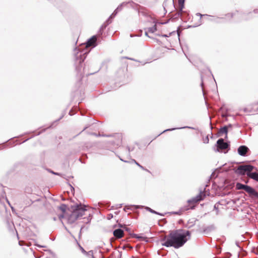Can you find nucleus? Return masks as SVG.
<instances>
[{"label":"nucleus","instance_id":"f257e3e1","mask_svg":"<svg viewBox=\"0 0 258 258\" xmlns=\"http://www.w3.org/2000/svg\"><path fill=\"white\" fill-rule=\"evenodd\" d=\"M97 36L94 35L88 39L84 44H82L79 47H76L74 50L76 71L77 75L80 78L82 77L81 73L82 63L86 58L87 55L90 51V50H88V48L89 47L92 48L95 47L97 45Z\"/></svg>","mask_w":258,"mask_h":258},{"label":"nucleus","instance_id":"f03ea898","mask_svg":"<svg viewBox=\"0 0 258 258\" xmlns=\"http://www.w3.org/2000/svg\"><path fill=\"white\" fill-rule=\"evenodd\" d=\"M190 232H183V230L170 231L168 235H165L160 239L161 244L167 247H173L179 248L184 245L190 237Z\"/></svg>","mask_w":258,"mask_h":258},{"label":"nucleus","instance_id":"7ed1b4c3","mask_svg":"<svg viewBox=\"0 0 258 258\" xmlns=\"http://www.w3.org/2000/svg\"><path fill=\"white\" fill-rule=\"evenodd\" d=\"M71 208L73 211L68 219V222L70 224L74 223L78 218L84 215L87 211L86 206L81 204L72 206Z\"/></svg>","mask_w":258,"mask_h":258},{"label":"nucleus","instance_id":"20e7f679","mask_svg":"<svg viewBox=\"0 0 258 258\" xmlns=\"http://www.w3.org/2000/svg\"><path fill=\"white\" fill-rule=\"evenodd\" d=\"M206 197V194L202 190H200V193L195 197L192 198L187 201L188 205L182 207L179 211L172 212L171 214L179 215L182 212L187 211L189 209H194L196 206V204L198 202L203 200Z\"/></svg>","mask_w":258,"mask_h":258},{"label":"nucleus","instance_id":"39448f33","mask_svg":"<svg viewBox=\"0 0 258 258\" xmlns=\"http://www.w3.org/2000/svg\"><path fill=\"white\" fill-rule=\"evenodd\" d=\"M254 167L250 164L242 165L238 166L235 169V172L240 175L246 174L250 178L258 182V171L252 172Z\"/></svg>","mask_w":258,"mask_h":258},{"label":"nucleus","instance_id":"423d86ee","mask_svg":"<svg viewBox=\"0 0 258 258\" xmlns=\"http://www.w3.org/2000/svg\"><path fill=\"white\" fill-rule=\"evenodd\" d=\"M185 0H178V10L175 14L176 18L180 17L184 22H187L190 19V16L188 12L186 11H183L184 8Z\"/></svg>","mask_w":258,"mask_h":258},{"label":"nucleus","instance_id":"0eeeda50","mask_svg":"<svg viewBox=\"0 0 258 258\" xmlns=\"http://www.w3.org/2000/svg\"><path fill=\"white\" fill-rule=\"evenodd\" d=\"M101 137H113V140L108 141V144L113 146V148H116L120 147L122 144V137L120 133H116L114 134H102Z\"/></svg>","mask_w":258,"mask_h":258},{"label":"nucleus","instance_id":"6e6552de","mask_svg":"<svg viewBox=\"0 0 258 258\" xmlns=\"http://www.w3.org/2000/svg\"><path fill=\"white\" fill-rule=\"evenodd\" d=\"M237 189H242L245 191L251 198H254L258 199V192L251 186L237 182L236 184Z\"/></svg>","mask_w":258,"mask_h":258},{"label":"nucleus","instance_id":"1a4fd4ad","mask_svg":"<svg viewBox=\"0 0 258 258\" xmlns=\"http://www.w3.org/2000/svg\"><path fill=\"white\" fill-rule=\"evenodd\" d=\"M230 142H225L223 139L220 138L217 140L214 150L215 152L227 153L230 150Z\"/></svg>","mask_w":258,"mask_h":258},{"label":"nucleus","instance_id":"9d476101","mask_svg":"<svg viewBox=\"0 0 258 258\" xmlns=\"http://www.w3.org/2000/svg\"><path fill=\"white\" fill-rule=\"evenodd\" d=\"M249 151V149L245 145H241L237 149L238 154L241 156H247Z\"/></svg>","mask_w":258,"mask_h":258},{"label":"nucleus","instance_id":"9b49d317","mask_svg":"<svg viewBox=\"0 0 258 258\" xmlns=\"http://www.w3.org/2000/svg\"><path fill=\"white\" fill-rule=\"evenodd\" d=\"M127 5H130L131 7H133V5H135L133 2H123L121 4H120L117 8L114 11V16H116L118 12L120 11L123 7L126 6Z\"/></svg>","mask_w":258,"mask_h":258},{"label":"nucleus","instance_id":"f8f14e48","mask_svg":"<svg viewBox=\"0 0 258 258\" xmlns=\"http://www.w3.org/2000/svg\"><path fill=\"white\" fill-rule=\"evenodd\" d=\"M130 234L131 236L133 238H137V239H139V240L144 241L146 242H149V240H148V238L147 237L143 236V234H140L138 235L137 234L132 233H130Z\"/></svg>","mask_w":258,"mask_h":258},{"label":"nucleus","instance_id":"ddd939ff","mask_svg":"<svg viewBox=\"0 0 258 258\" xmlns=\"http://www.w3.org/2000/svg\"><path fill=\"white\" fill-rule=\"evenodd\" d=\"M225 16L229 19H231V18H233L234 17H236L237 18L242 17V19H243V14H242L241 13H240L238 11H236L235 13H228L225 15Z\"/></svg>","mask_w":258,"mask_h":258},{"label":"nucleus","instance_id":"4468645a","mask_svg":"<svg viewBox=\"0 0 258 258\" xmlns=\"http://www.w3.org/2000/svg\"><path fill=\"white\" fill-rule=\"evenodd\" d=\"M228 132V126L226 125H224L221 128H219L218 134L219 136H221L223 134H225V138H227V134Z\"/></svg>","mask_w":258,"mask_h":258},{"label":"nucleus","instance_id":"2eb2a0df","mask_svg":"<svg viewBox=\"0 0 258 258\" xmlns=\"http://www.w3.org/2000/svg\"><path fill=\"white\" fill-rule=\"evenodd\" d=\"M123 231L120 228L114 230L113 235L117 238H121L123 236Z\"/></svg>","mask_w":258,"mask_h":258},{"label":"nucleus","instance_id":"dca6fc26","mask_svg":"<svg viewBox=\"0 0 258 258\" xmlns=\"http://www.w3.org/2000/svg\"><path fill=\"white\" fill-rule=\"evenodd\" d=\"M196 15H197V16H200V19H199V21H198V23H197L196 25H194V26H188V27H197V26H199L201 25L202 24V17H208V16H209V15H202V14H201V13H197L196 14Z\"/></svg>","mask_w":258,"mask_h":258},{"label":"nucleus","instance_id":"f3484780","mask_svg":"<svg viewBox=\"0 0 258 258\" xmlns=\"http://www.w3.org/2000/svg\"><path fill=\"white\" fill-rule=\"evenodd\" d=\"M182 128H190V129H195V128L192 127H190V126H183V127H176V128H169V129H167V130H164V131H163L162 133H161L160 134H159L156 137L159 136L160 135H161L162 133H164L165 132H166L167 131H173V130H179V129H182Z\"/></svg>","mask_w":258,"mask_h":258},{"label":"nucleus","instance_id":"a211bd4d","mask_svg":"<svg viewBox=\"0 0 258 258\" xmlns=\"http://www.w3.org/2000/svg\"><path fill=\"white\" fill-rule=\"evenodd\" d=\"M252 13H254L255 14H258V9H254L252 12H249L248 13H247V14L243 13V19H244V20H248V18L245 17L246 15L249 16V18H253V16H252Z\"/></svg>","mask_w":258,"mask_h":258},{"label":"nucleus","instance_id":"6ab92c4d","mask_svg":"<svg viewBox=\"0 0 258 258\" xmlns=\"http://www.w3.org/2000/svg\"><path fill=\"white\" fill-rule=\"evenodd\" d=\"M153 23L155 24L152 27L148 28V31L150 33H153L157 30V24L158 23L157 21L154 20Z\"/></svg>","mask_w":258,"mask_h":258},{"label":"nucleus","instance_id":"aec40b11","mask_svg":"<svg viewBox=\"0 0 258 258\" xmlns=\"http://www.w3.org/2000/svg\"><path fill=\"white\" fill-rule=\"evenodd\" d=\"M145 209H146L147 211L151 212V213H153V214H156V215H160L161 216H164L165 214H163V213H159V212H158L153 209H152L151 208L148 207H146L145 208Z\"/></svg>","mask_w":258,"mask_h":258},{"label":"nucleus","instance_id":"412c9836","mask_svg":"<svg viewBox=\"0 0 258 258\" xmlns=\"http://www.w3.org/2000/svg\"><path fill=\"white\" fill-rule=\"evenodd\" d=\"M134 147L131 148L129 146H127L125 149V154L128 157V158H131V152L134 150Z\"/></svg>","mask_w":258,"mask_h":258},{"label":"nucleus","instance_id":"4be33fe9","mask_svg":"<svg viewBox=\"0 0 258 258\" xmlns=\"http://www.w3.org/2000/svg\"><path fill=\"white\" fill-rule=\"evenodd\" d=\"M6 197V192L4 189V187L2 184H0V201L1 199H4Z\"/></svg>","mask_w":258,"mask_h":258},{"label":"nucleus","instance_id":"5701e85b","mask_svg":"<svg viewBox=\"0 0 258 258\" xmlns=\"http://www.w3.org/2000/svg\"><path fill=\"white\" fill-rule=\"evenodd\" d=\"M107 26V24L103 23L100 28V29L98 31V34L99 35H101L102 34L103 30L106 28Z\"/></svg>","mask_w":258,"mask_h":258},{"label":"nucleus","instance_id":"b1692460","mask_svg":"<svg viewBox=\"0 0 258 258\" xmlns=\"http://www.w3.org/2000/svg\"><path fill=\"white\" fill-rule=\"evenodd\" d=\"M50 173H51L52 174H54V175H58V176H60L64 178H66V179L68 180V178H66L64 176V175L60 173H59V172H55L50 169H49L48 170Z\"/></svg>","mask_w":258,"mask_h":258},{"label":"nucleus","instance_id":"393cba45","mask_svg":"<svg viewBox=\"0 0 258 258\" xmlns=\"http://www.w3.org/2000/svg\"><path fill=\"white\" fill-rule=\"evenodd\" d=\"M67 206L65 204H61L59 207V209L64 213L66 212Z\"/></svg>","mask_w":258,"mask_h":258},{"label":"nucleus","instance_id":"a878e982","mask_svg":"<svg viewBox=\"0 0 258 258\" xmlns=\"http://www.w3.org/2000/svg\"><path fill=\"white\" fill-rule=\"evenodd\" d=\"M219 205H220L219 202L215 204L214 206V209L216 211V215L219 214Z\"/></svg>","mask_w":258,"mask_h":258},{"label":"nucleus","instance_id":"bb28decb","mask_svg":"<svg viewBox=\"0 0 258 258\" xmlns=\"http://www.w3.org/2000/svg\"><path fill=\"white\" fill-rule=\"evenodd\" d=\"M132 162L135 163L138 166H139L141 169H144V167L139 164L138 162L136 161L135 159H132Z\"/></svg>","mask_w":258,"mask_h":258},{"label":"nucleus","instance_id":"cd10ccee","mask_svg":"<svg viewBox=\"0 0 258 258\" xmlns=\"http://www.w3.org/2000/svg\"><path fill=\"white\" fill-rule=\"evenodd\" d=\"M209 142V139L208 136H207L204 139V143L205 144H208Z\"/></svg>","mask_w":258,"mask_h":258},{"label":"nucleus","instance_id":"c85d7f7f","mask_svg":"<svg viewBox=\"0 0 258 258\" xmlns=\"http://www.w3.org/2000/svg\"><path fill=\"white\" fill-rule=\"evenodd\" d=\"M113 214H112L110 213V214H108V215H107V219L108 220H110V219H111L113 218Z\"/></svg>","mask_w":258,"mask_h":258},{"label":"nucleus","instance_id":"c756f323","mask_svg":"<svg viewBox=\"0 0 258 258\" xmlns=\"http://www.w3.org/2000/svg\"><path fill=\"white\" fill-rule=\"evenodd\" d=\"M244 111L245 112H252V111L249 108V107H246L244 109Z\"/></svg>","mask_w":258,"mask_h":258},{"label":"nucleus","instance_id":"7c9ffc66","mask_svg":"<svg viewBox=\"0 0 258 258\" xmlns=\"http://www.w3.org/2000/svg\"><path fill=\"white\" fill-rule=\"evenodd\" d=\"M111 23V20L109 18L107 20L104 22V23L107 24V26Z\"/></svg>","mask_w":258,"mask_h":258},{"label":"nucleus","instance_id":"2f4dec72","mask_svg":"<svg viewBox=\"0 0 258 258\" xmlns=\"http://www.w3.org/2000/svg\"><path fill=\"white\" fill-rule=\"evenodd\" d=\"M65 112H64L61 115V116L58 119H57L56 120H55L53 123H55L58 121H59V120H60L61 118H62V117L64 116V114H65Z\"/></svg>","mask_w":258,"mask_h":258},{"label":"nucleus","instance_id":"473e14b6","mask_svg":"<svg viewBox=\"0 0 258 258\" xmlns=\"http://www.w3.org/2000/svg\"><path fill=\"white\" fill-rule=\"evenodd\" d=\"M171 33H169V34H162L161 35V36L163 37H169V36L171 35Z\"/></svg>","mask_w":258,"mask_h":258},{"label":"nucleus","instance_id":"72a5a7b5","mask_svg":"<svg viewBox=\"0 0 258 258\" xmlns=\"http://www.w3.org/2000/svg\"><path fill=\"white\" fill-rule=\"evenodd\" d=\"M80 247V249L81 250L82 252L84 253H86L87 252L84 250V249L80 245H79Z\"/></svg>","mask_w":258,"mask_h":258},{"label":"nucleus","instance_id":"f704fd0d","mask_svg":"<svg viewBox=\"0 0 258 258\" xmlns=\"http://www.w3.org/2000/svg\"><path fill=\"white\" fill-rule=\"evenodd\" d=\"M89 216L87 218V221L85 222L86 223H89L90 222V221H91L90 214H89Z\"/></svg>","mask_w":258,"mask_h":258},{"label":"nucleus","instance_id":"c9c22d12","mask_svg":"<svg viewBox=\"0 0 258 258\" xmlns=\"http://www.w3.org/2000/svg\"><path fill=\"white\" fill-rule=\"evenodd\" d=\"M118 157V158H119V159L122 161V162H125V163H128L129 162V161H126V160H123V159H122L119 156H117Z\"/></svg>","mask_w":258,"mask_h":258},{"label":"nucleus","instance_id":"e433bc0d","mask_svg":"<svg viewBox=\"0 0 258 258\" xmlns=\"http://www.w3.org/2000/svg\"><path fill=\"white\" fill-rule=\"evenodd\" d=\"M130 209V208L129 206H125L124 208H123V210L124 211H126L127 210H129Z\"/></svg>","mask_w":258,"mask_h":258},{"label":"nucleus","instance_id":"4c0bfd02","mask_svg":"<svg viewBox=\"0 0 258 258\" xmlns=\"http://www.w3.org/2000/svg\"><path fill=\"white\" fill-rule=\"evenodd\" d=\"M90 126L89 125H86L84 129L80 133V134L84 131H85L86 129H87Z\"/></svg>","mask_w":258,"mask_h":258},{"label":"nucleus","instance_id":"58836bf2","mask_svg":"<svg viewBox=\"0 0 258 258\" xmlns=\"http://www.w3.org/2000/svg\"><path fill=\"white\" fill-rule=\"evenodd\" d=\"M115 16H114V12H113V13L109 16V18L111 20L112 19H113Z\"/></svg>","mask_w":258,"mask_h":258},{"label":"nucleus","instance_id":"ea45409f","mask_svg":"<svg viewBox=\"0 0 258 258\" xmlns=\"http://www.w3.org/2000/svg\"><path fill=\"white\" fill-rule=\"evenodd\" d=\"M235 244H236V246H237V247H239L240 248H241V247H240V245H239V242L238 241H236Z\"/></svg>","mask_w":258,"mask_h":258},{"label":"nucleus","instance_id":"a19ab883","mask_svg":"<svg viewBox=\"0 0 258 258\" xmlns=\"http://www.w3.org/2000/svg\"><path fill=\"white\" fill-rule=\"evenodd\" d=\"M91 134H92V135H94V136H95L96 137H99V136L100 137V136H101V134H97L96 133H92Z\"/></svg>","mask_w":258,"mask_h":258},{"label":"nucleus","instance_id":"79ce46f5","mask_svg":"<svg viewBox=\"0 0 258 258\" xmlns=\"http://www.w3.org/2000/svg\"><path fill=\"white\" fill-rule=\"evenodd\" d=\"M122 204L117 205L116 208H120L122 207Z\"/></svg>","mask_w":258,"mask_h":258},{"label":"nucleus","instance_id":"37998d69","mask_svg":"<svg viewBox=\"0 0 258 258\" xmlns=\"http://www.w3.org/2000/svg\"><path fill=\"white\" fill-rule=\"evenodd\" d=\"M228 126V130H229V128H231L232 127V124H229L228 125H227Z\"/></svg>","mask_w":258,"mask_h":258},{"label":"nucleus","instance_id":"c03bdc74","mask_svg":"<svg viewBox=\"0 0 258 258\" xmlns=\"http://www.w3.org/2000/svg\"><path fill=\"white\" fill-rule=\"evenodd\" d=\"M69 185H70V187H71V190H72V191L73 190V191H74V190H75L74 187L72 185H71L70 184H69Z\"/></svg>","mask_w":258,"mask_h":258},{"label":"nucleus","instance_id":"a18cd8bd","mask_svg":"<svg viewBox=\"0 0 258 258\" xmlns=\"http://www.w3.org/2000/svg\"><path fill=\"white\" fill-rule=\"evenodd\" d=\"M74 114V113H73L72 109V110H71L70 111V112H69V115H71V116H72V115H73Z\"/></svg>","mask_w":258,"mask_h":258},{"label":"nucleus","instance_id":"49530a36","mask_svg":"<svg viewBox=\"0 0 258 258\" xmlns=\"http://www.w3.org/2000/svg\"><path fill=\"white\" fill-rule=\"evenodd\" d=\"M142 169L143 170H145V171H147L148 172L150 173V171L148 169L145 168L144 167V169Z\"/></svg>","mask_w":258,"mask_h":258},{"label":"nucleus","instance_id":"de8ad7c7","mask_svg":"<svg viewBox=\"0 0 258 258\" xmlns=\"http://www.w3.org/2000/svg\"><path fill=\"white\" fill-rule=\"evenodd\" d=\"M142 169L143 170H145V171H147L148 172L150 173V171L148 169L145 168L144 167V169Z\"/></svg>","mask_w":258,"mask_h":258},{"label":"nucleus","instance_id":"09e8293b","mask_svg":"<svg viewBox=\"0 0 258 258\" xmlns=\"http://www.w3.org/2000/svg\"><path fill=\"white\" fill-rule=\"evenodd\" d=\"M148 31H146L145 32V35L148 36V37L150 38V37L148 35Z\"/></svg>","mask_w":258,"mask_h":258},{"label":"nucleus","instance_id":"8fccbe9b","mask_svg":"<svg viewBox=\"0 0 258 258\" xmlns=\"http://www.w3.org/2000/svg\"><path fill=\"white\" fill-rule=\"evenodd\" d=\"M63 217H64V216H63V214L60 215L59 216V219L62 218H63Z\"/></svg>","mask_w":258,"mask_h":258},{"label":"nucleus","instance_id":"3c124183","mask_svg":"<svg viewBox=\"0 0 258 258\" xmlns=\"http://www.w3.org/2000/svg\"><path fill=\"white\" fill-rule=\"evenodd\" d=\"M219 17H217V18H216V19H211V20H211V21H216V22H217V21H216V19H219Z\"/></svg>","mask_w":258,"mask_h":258},{"label":"nucleus","instance_id":"603ef678","mask_svg":"<svg viewBox=\"0 0 258 258\" xmlns=\"http://www.w3.org/2000/svg\"><path fill=\"white\" fill-rule=\"evenodd\" d=\"M37 246L38 247H45V246H41V245H38V244L37 245Z\"/></svg>","mask_w":258,"mask_h":258},{"label":"nucleus","instance_id":"864d4df0","mask_svg":"<svg viewBox=\"0 0 258 258\" xmlns=\"http://www.w3.org/2000/svg\"><path fill=\"white\" fill-rule=\"evenodd\" d=\"M201 86L202 87V89H203V81H202V82L201 83Z\"/></svg>","mask_w":258,"mask_h":258},{"label":"nucleus","instance_id":"5fc2aeb1","mask_svg":"<svg viewBox=\"0 0 258 258\" xmlns=\"http://www.w3.org/2000/svg\"><path fill=\"white\" fill-rule=\"evenodd\" d=\"M119 211H116V212H115L114 214L115 215H118L119 214Z\"/></svg>","mask_w":258,"mask_h":258},{"label":"nucleus","instance_id":"6e6d98bb","mask_svg":"<svg viewBox=\"0 0 258 258\" xmlns=\"http://www.w3.org/2000/svg\"><path fill=\"white\" fill-rule=\"evenodd\" d=\"M34 256H35V257L36 258H40V256H37V255H35V254H34Z\"/></svg>","mask_w":258,"mask_h":258},{"label":"nucleus","instance_id":"4d7b16f0","mask_svg":"<svg viewBox=\"0 0 258 258\" xmlns=\"http://www.w3.org/2000/svg\"><path fill=\"white\" fill-rule=\"evenodd\" d=\"M125 230L127 231H130V229L128 228H125Z\"/></svg>","mask_w":258,"mask_h":258},{"label":"nucleus","instance_id":"13d9d810","mask_svg":"<svg viewBox=\"0 0 258 258\" xmlns=\"http://www.w3.org/2000/svg\"><path fill=\"white\" fill-rule=\"evenodd\" d=\"M124 58H125L126 59H132V60L133 59H132L131 58L128 57H125Z\"/></svg>","mask_w":258,"mask_h":258},{"label":"nucleus","instance_id":"bf43d9fd","mask_svg":"<svg viewBox=\"0 0 258 258\" xmlns=\"http://www.w3.org/2000/svg\"><path fill=\"white\" fill-rule=\"evenodd\" d=\"M162 34H157L156 35L157 36H161Z\"/></svg>","mask_w":258,"mask_h":258},{"label":"nucleus","instance_id":"052dcab7","mask_svg":"<svg viewBox=\"0 0 258 258\" xmlns=\"http://www.w3.org/2000/svg\"><path fill=\"white\" fill-rule=\"evenodd\" d=\"M167 22H165V23H159V24H166Z\"/></svg>","mask_w":258,"mask_h":258},{"label":"nucleus","instance_id":"680f3d73","mask_svg":"<svg viewBox=\"0 0 258 258\" xmlns=\"http://www.w3.org/2000/svg\"><path fill=\"white\" fill-rule=\"evenodd\" d=\"M21 242H21V241H19V244H20V245H22Z\"/></svg>","mask_w":258,"mask_h":258},{"label":"nucleus","instance_id":"e2e57ef3","mask_svg":"<svg viewBox=\"0 0 258 258\" xmlns=\"http://www.w3.org/2000/svg\"><path fill=\"white\" fill-rule=\"evenodd\" d=\"M119 226L120 227H122V225H121V224H119Z\"/></svg>","mask_w":258,"mask_h":258},{"label":"nucleus","instance_id":"0e129e2a","mask_svg":"<svg viewBox=\"0 0 258 258\" xmlns=\"http://www.w3.org/2000/svg\"><path fill=\"white\" fill-rule=\"evenodd\" d=\"M29 139H27L25 140L23 142H26V141H28Z\"/></svg>","mask_w":258,"mask_h":258},{"label":"nucleus","instance_id":"69168bd1","mask_svg":"<svg viewBox=\"0 0 258 258\" xmlns=\"http://www.w3.org/2000/svg\"><path fill=\"white\" fill-rule=\"evenodd\" d=\"M94 73H90V75H92V74H94Z\"/></svg>","mask_w":258,"mask_h":258},{"label":"nucleus","instance_id":"338daca9","mask_svg":"<svg viewBox=\"0 0 258 258\" xmlns=\"http://www.w3.org/2000/svg\"><path fill=\"white\" fill-rule=\"evenodd\" d=\"M130 36H131V37H133V36L132 34H131Z\"/></svg>","mask_w":258,"mask_h":258},{"label":"nucleus","instance_id":"774afa93","mask_svg":"<svg viewBox=\"0 0 258 258\" xmlns=\"http://www.w3.org/2000/svg\"><path fill=\"white\" fill-rule=\"evenodd\" d=\"M98 204L99 205H101V204L100 203H98Z\"/></svg>","mask_w":258,"mask_h":258}]
</instances>
